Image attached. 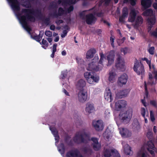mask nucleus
<instances>
[{
    "instance_id": "1",
    "label": "nucleus",
    "mask_w": 157,
    "mask_h": 157,
    "mask_svg": "<svg viewBox=\"0 0 157 157\" xmlns=\"http://www.w3.org/2000/svg\"><path fill=\"white\" fill-rule=\"evenodd\" d=\"M21 12L24 13L25 15L21 16L19 20L23 27L26 30L28 33L31 35L30 31L32 29L28 26L26 19L31 22H34L36 19L35 17L32 15H33L36 17L41 19L42 14L41 10L36 9L34 10L33 9H23Z\"/></svg>"
},
{
    "instance_id": "2",
    "label": "nucleus",
    "mask_w": 157,
    "mask_h": 157,
    "mask_svg": "<svg viewBox=\"0 0 157 157\" xmlns=\"http://www.w3.org/2000/svg\"><path fill=\"white\" fill-rule=\"evenodd\" d=\"M73 139L74 142L77 144L86 143L88 141L90 140V135L86 132H77L75 134Z\"/></svg>"
},
{
    "instance_id": "3",
    "label": "nucleus",
    "mask_w": 157,
    "mask_h": 157,
    "mask_svg": "<svg viewBox=\"0 0 157 157\" xmlns=\"http://www.w3.org/2000/svg\"><path fill=\"white\" fill-rule=\"evenodd\" d=\"M100 59L98 63V65H97V63L92 61L88 64V67L87 68V70L97 71L101 70L103 66L102 61L104 58V55L102 53H100Z\"/></svg>"
},
{
    "instance_id": "4",
    "label": "nucleus",
    "mask_w": 157,
    "mask_h": 157,
    "mask_svg": "<svg viewBox=\"0 0 157 157\" xmlns=\"http://www.w3.org/2000/svg\"><path fill=\"white\" fill-rule=\"evenodd\" d=\"M133 113L132 109H129L127 111L121 113L119 115V119L121 122L126 124L128 123L131 120Z\"/></svg>"
},
{
    "instance_id": "5",
    "label": "nucleus",
    "mask_w": 157,
    "mask_h": 157,
    "mask_svg": "<svg viewBox=\"0 0 157 157\" xmlns=\"http://www.w3.org/2000/svg\"><path fill=\"white\" fill-rule=\"evenodd\" d=\"M135 60L133 68V70L137 75H141V77L142 78L143 76L144 75L145 72L144 66L140 61V64L139 61L136 59H135Z\"/></svg>"
},
{
    "instance_id": "6",
    "label": "nucleus",
    "mask_w": 157,
    "mask_h": 157,
    "mask_svg": "<svg viewBox=\"0 0 157 157\" xmlns=\"http://www.w3.org/2000/svg\"><path fill=\"white\" fill-rule=\"evenodd\" d=\"M95 74L94 72H86L84 73V76L88 83L92 84L94 82H98L99 80L98 77L95 76Z\"/></svg>"
},
{
    "instance_id": "7",
    "label": "nucleus",
    "mask_w": 157,
    "mask_h": 157,
    "mask_svg": "<svg viewBox=\"0 0 157 157\" xmlns=\"http://www.w3.org/2000/svg\"><path fill=\"white\" fill-rule=\"evenodd\" d=\"M125 62L122 57L119 55L117 59L115 66L117 69L122 71L124 69Z\"/></svg>"
},
{
    "instance_id": "8",
    "label": "nucleus",
    "mask_w": 157,
    "mask_h": 157,
    "mask_svg": "<svg viewBox=\"0 0 157 157\" xmlns=\"http://www.w3.org/2000/svg\"><path fill=\"white\" fill-rule=\"evenodd\" d=\"M93 125L95 130L98 131H102L104 128L103 123L102 121L98 120L94 121Z\"/></svg>"
},
{
    "instance_id": "9",
    "label": "nucleus",
    "mask_w": 157,
    "mask_h": 157,
    "mask_svg": "<svg viewBox=\"0 0 157 157\" xmlns=\"http://www.w3.org/2000/svg\"><path fill=\"white\" fill-rule=\"evenodd\" d=\"M66 157H84L77 149L71 150L66 154Z\"/></svg>"
},
{
    "instance_id": "10",
    "label": "nucleus",
    "mask_w": 157,
    "mask_h": 157,
    "mask_svg": "<svg viewBox=\"0 0 157 157\" xmlns=\"http://www.w3.org/2000/svg\"><path fill=\"white\" fill-rule=\"evenodd\" d=\"M128 79V76L126 74L124 73L118 77L117 84L118 86L121 87L126 84Z\"/></svg>"
},
{
    "instance_id": "11",
    "label": "nucleus",
    "mask_w": 157,
    "mask_h": 157,
    "mask_svg": "<svg viewBox=\"0 0 157 157\" xmlns=\"http://www.w3.org/2000/svg\"><path fill=\"white\" fill-rule=\"evenodd\" d=\"M87 92L84 89L79 91L78 93V99L79 101L81 102H84L87 99Z\"/></svg>"
},
{
    "instance_id": "12",
    "label": "nucleus",
    "mask_w": 157,
    "mask_h": 157,
    "mask_svg": "<svg viewBox=\"0 0 157 157\" xmlns=\"http://www.w3.org/2000/svg\"><path fill=\"white\" fill-rule=\"evenodd\" d=\"M7 1L10 3L12 8L14 11L20 10V3L17 0H7Z\"/></svg>"
},
{
    "instance_id": "13",
    "label": "nucleus",
    "mask_w": 157,
    "mask_h": 157,
    "mask_svg": "<svg viewBox=\"0 0 157 157\" xmlns=\"http://www.w3.org/2000/svg\"><path fill=\"white\" fill-rule=\"evenodd\" d=\"M86 21L88 25H91L94 23L97 20L94 15L92 13H90L86 16Z\"/></svg>"
},
{
    "instance_id": "14",
    "label": "nucleus",
    "mask_w": 157,
    "mask_h": 157,
    "mask_svg": "<svg viewBox=\"0 0 157 157\" xmlns=\"http://www.w3.org/2000/svg\"><path fill=\"white\" fill-rule=\"evenodd\" d=\"M104 97L107 101L110 102L113 100L112 94L109 88L107 87L105 90Z\"/></svg>"
},
{
    "instance_id": "15",
    "label": "nucleus",
    "mask_w": 157,
    "mask_h": 157,
    "mask_svg": "<svg viewBox=\"0 0 157 157\" xmlns=\"http://www.w3.org/2000/svg\"><path fill=\"white\" fill-rule=\"evenodd\" d=\"M127 102L124 100L118 101L115 104V107L117 111H119L121 108L125 107Z\"/></svg>"
},
{
    "instance_id": "16",
    "label": "nucleus",
    "mask_w": 157,
    "mask_h": 157,
    "mask_svg": "<svg viewBox=\"0 0 157 157\" xmlns=\"http://www.w3.org/2000/svg\"><path fill=\"white\" fill-rule=\"evenodd\" d=\"M115 56L114 52L113 50L111 51L107 56L108 61V66L111 65L114 62Z\"/></svg>"
},
{
    "instance_id": "17",
    "label": "nucleus",
    "mask_w": 157,
    "mask_h": 157,
    "mask_svg": "<svg viewBox=\"0 0 157 157\" xmlns=\"http://www.w3.org/2000/svg\"><path fill=\"white\" fill-rule=\"evenodd\" d=\"M120 133L123 137H127L131 135V132L126 128H122L120 130Z\"/></svg>"
},
{
    "instance_id": "18",
    "label": "nucleus",
    "mask_w": 157,
    "mask_h": 157,
    "mask_svg": "<svg viewBox=\"0 0 157 157\" xmlns=\"http://www.w3.org/2000/svg\"><path fill=\"white\" fill-rule=\"evenodd\" d=\"M64 10L62 7H59L58 10V13L56 11L52 14V15L55 18H57L58 16H61L64 13Z\"/></svg>"
},
{
    "instance_id": "19",
    "label": "nucleus",
    "mask_w": 157,
    "mask_h": 157,
    "mask_svg": "<svg viewBox=\"0 0 157 157\" xmlns=\"http://www.w3.org/2000/svg\"><path fill=\"white\" fill-rule=\"evenodd\" d=\"M151 4V0H142L141 5L144 9H146L150 7Z\"/></svg>"
},
{
    "instance_id": "20",
    "label": "nucleus",
    "mask_w": 157,
    "mask_h": 157,
    "mask_svg": "<svg viewBox=\"0 0 157 157\" xmlns=\"http://www.w3.org/2000/svg\"><path fill=\"white\" fill-rule=\"evenodd\" d=\"M123 147L124 152L126 155H132L133 152L131 150V148L128 144H126Z\"/></svg>"
},
{
    "instance_id": "21",
    "label": "nucleus",
    "mask_w": 157,
    "mask_h": 157,
    "mask_svg": "<svg viewBox=\"0 0 157 157\" xmlns=\"http://www.w3.org/2000/svg\"><path fill=\"white\" fill-rule=\"evenodd\" d=\"M82 151L85 155H91L93 153L92 150L87 147H85L82 149Z\"/></svg>"
},
{
    "instance_id": "22",
    "label": "nucleus",
    "mask_w": 157,
    "mask_h": 157,
    "mask_svg": "<svg viewBox=\"0 0 157 157\" xmlns=\"http://www.w3.org/2000/svg\"><path fill=\"white\" fill-rule=\"evenodd\" d=\"M143 19L141 16H138L135 21V24L134 25V27L135 28H138L140 25H141L143 22Z\"/></svg>"
},
{
    "instance_id": "23",
    "label": "nucleus",
    "mask_w": 157,
    "mask_h": 157,
    "mask_svg": "<svg viewBox=\"0 0 157 157\" xmlns=\"http://www.w3.org/2000/svg\"><path fill=\"white\" fill-rule=\"evenodd\" d=\"M24 0H22V6L25 7L27 8H29L31 6V2H32L34 1L35 0H26L24 1Z\"/></svg>"
},
{
    "instance_id": "24",
    "label": "nucleus",
    "mask_w": 157,
    "mask_h": 157,
    "mask_svg": "<svg viewBox=\"0 0 157 157\" xmlns=\"http://www.w3.org/2000/svg\"><path fill=\"white\" fill-rule=\"evenodd\" d=\"M86 85L85 81L82 79H80L78 81L77 84V88L80 90H82L83 88Z\"/></svg>"
},
{
    "instance_id": "25",
    "label": "nucleus",
    "mask_w": 157,
    "mask_h": 157,
    "mask_svg": "<svg viewBox=\"0 0 157 157\" xmlns=\"http://www.w3.org/2000/svg\"><path fill=\"white\" fill-rule=\"evenodd\" d=\"M130 91V90L128 89H124L120 91L119 92V95L121 98L125 97L128 95Z\"/></svg>"
},
{
    "instance_id": "26",
    "label": "nucleus",
    "mask_w": 157,
    "mask_h": 157,
    "mask_svg": "<svg viewBox=\"0 0 157 157\" xmlns=\"http://www.w3.org/2000/svg\"><path fill=\"white\" fill-rule=\"evenodd\" d=\"M94 109V107L93 104L90 103H87L86 104V107L85 108L86 111L89 113H92Z\"/></svg>"
},
{
    "instance_id": "27",
    "label": "nucleus",
    "mask_w": 157,
    "mask_h": 157,
    "mask_svg": "<svg viewBox=\"0 0 157 157\" xmlns=\"http://www.w3.org/2000/svg\"><path fill=\"white\" fill-rule=\"evenodd\" d=\"M96 51L94 49H91L88 50L86 54V58L87 59H90L92 58L94 54L96 53Z\"/></svg>"
},
{
    "instance_id": "28",
    "label": "nucleus",
    "mask_w": 157,
    "mask_h": 157,
    "mask_svg": "<svg viewBox=\"0 0 157 157\" xmlns=\"http://www.w3.org/2000/svg\"><path fill=\"white\" fill-rule=\"evenodd\" d=\"M153 14V11L152 9H149L146 10L143 13V15L146 16L151 17Z\"/></svg>"
},
{
    "instance_id": "29",
    "label": "nucleus",
    "mask_w": 157,
    "mask_h": 157,
    "mask_svg": "<svg viewBox=\"0 0 157 157\" xmlns=\"http://www.w3.org/2000/svg\"><path fill=\"white\" fill-rule=\"evenodd\" d=\"M116 74L112 71L109 73V81L111 82H113L115 80Z\"/></svg>"
},
{
    "instance_id": "30",
    "label": "nucleus",
    "mask_w": 157,
    "mask_h": 157,
    "mask_svg": "<svg viewBox=\"0 0 157 157\" xmlns=\"http://www.w3.org/2000/svg\"><path fill=\"white\" fill-rule=\"evenodd\" d=\"M147 21L148 25H153L155 22V17H150L147 18Z\"/></svg>"
},
{
    "instance_id": "31",
    "label": "nucleus",
    "mask_w": 157,
    "mask_h": 157,
    "mask_svg": "<svg viewBox=\"0 0 157 157\" xmlns=\"http://www.w3.org/2000/svg\"><path fill=\"white\" fill-rule=\"evenodd\" d=\"M114 150L112 149L110 151L109 150L106 149L104 152V156L105 157H110L111 156V152L114 153Z\"/></svg>"
},
{
    "instance_id": "32",
    "label": "nucleus",
    "mask_w": 157,
    "mask_h": 157,
    "mask_svg": "<svg viewBox=\"0 0 157 157\" xmlns=\"http://www.w3.org/2000/svg\"><path fill=\"white\" fill-rule=\"evenodd\" d=\"M59 147L60 148L58 149L59 151L62 155H63L65 150V148L64 144L63 143H61L59 145Z\"/></svg>"
},
{
    "instance_id": "33",
    "label": "nucleus",
    "mask_w": 157,
    "mask_h": 157,
    "mask_svg": "<svg viewBox=\"0 0 157 157\" xmlns=\"http://www.w3.org/2000/svg\"><path fill=\"white\" fill-rule=\"evenodd\" d=\"M94 150L95 151H98L101 148V145L99 143L94 144L92 145Z\"/></svg>"
},
{
    "instance_id": "34",
    "label": "nucleus",
    "mask_w": 157,
    "mask_h": 157,
    "mask_svg": "<svg viewBox=\"0 0 157 157\" xmlns=\"http://www.w3.org/2000/svg\"><path fill=\"white\" fill-rule=\"evenodd\" d=\"M31 37L33 39L39 42H40L41 39V37H40V33L39 35H36L34 36H33L32 35H31Z\"/></svg>"
},
{
    "instance_id": "35",
    "label": "nucleus",
    "mask_w": 157,
    "mask_h": 157,
    "mask_svg": "<svg viewBox=\"0 0 157 157\" xmlns=\"http://www.w3.org/2000/svg\"><path fill=\"white\" fill-rule=\"evenodd\" d=\"M128 15V10L127 7L123 8L122 10V16L125 17H127Z\"/></svg>"
},
{
    "instance_id": "36",
    "label": "nucleus",
    "mask_w": 157,
    "mask_h": 157,
    "mask_svg": "<svg viewBox=\"0 0 157 157\" xmlns=\"http://www.w3.org/2000/svg\"><path fill=\"white\" fill-rule=\"evenodd\" d=\"M155 147L153 143L151 141L148 142L147 144V150L150 149H155Z\"/></svg>"
},
{
    "instance_id": "37",
    "label": "nucleus",
    "mask_w": 157,
    "mask_h": 157,
    "mask_svg": "<svg viewBox=\"0 0 157 157\" xmlns=\"http://www.w3.org/2000/svg\"><path fill=\"white\" fill-rule=\"evenodd\" d=\"M57 45V44L56 43H55L53 45L52 53L51 55V57L52 58H53L54 57L55 52L56 51V47Z\"/></svg>"
},
{
    "instance_id": "38",
    "label": "nucleus",
    "mask_w": 157,
    "mask_h": 157,
    "mask_svg": "<svg viewBox=\"0 0 157 157\" xmlns=\"http://www.w3.org/2000/svg\"><path fill=\"white\" fill-rule=\"evenodd\" d=\"M131 5L132 6H135L136 4V0H129ZM128 2V0H124L123 3H127Z\"/></svg>"
},
{
    "instance_id": "39",
    "label": "nucleus",
    "mask_w": 157,
    "mask_h": 157,
    "mask_svg": "<svg viewBox=\"0 0 157 157\" xmlns=\"http://www.w3.org/2000/svg\"><path fill=\"white\" fill-rule=\"evenodd\" d=\"M50 128L54 136L58 134V131L54 127H50Z\"/></svg>"
},
{
    "instance_id": "40",
    "label": "nucleus",
    "mask_w": 157,
    "mask_h": 157,
    "mask_svg": "<svg viewBox=\"0 0 157 157\" xmlns=\"http://www.w3.org/2000/svg\"><path fill=\"white\" fill-rule=\"evenodd\" d=\"M67 71H63L61 72L60 75V78L62 79H65L67 75Z\"/></svg>"
},
{
    "instance_id": "41",
    "label": "nucleus",
    "mask_w": 157,
    "mask_h": 157,
    "mask_svg": "<svg viewBox=\"0 0 157 157\" xmlns=\"http://www.w3.org/2000/svg\"><path fill=\"white\" fill-rule=\"evenodd\" d=\"M98 140V139L97 138L94 137L91 138V139H90V140H91L93 141L92 145L99 143Z\"/></svg>"
},
{
    "instance_id": "42",
    "label": "nucleus",
    "mask_w": 157,
    "mask_h": 157,
    "mask_svg": "<svg viewBox=\"0 0 157 157\" xmlns=\"http://www.w3.org/2000/svg\"><path fill=\"white\" fill-rule=\"evenodd\" d=\"M154 47H151L149 48L148 50V52L150 54L153 55L154 54Z\"/></svg>"
},
{
    "instance_id": "43",
    "label": "nucleus",
    "mask_w": 157,
    "mask_h": 157,
    "mask_svg": "<svg viewBox=\"0 0 157 157\" xmlns=\"http://www.w3.org/2000/svg\"><path fill=\"white\" fill-rule=\"evenodd\" d=\"M121 52H123L124 55H125L127 53L128 51V48L125 47L124 48H121Z\"/></svg>"
},
{
    "instance_id": "44",
    "label": "nucleus",
    "mask_w": 157,
    "mask_h": 157,
    "mask_svg": "<svg viewBox=\"0 0 157 157\" xmlns=\"http://www.w3.org/2000/svg\"><path fill=\"white\" fill-rule=\"evenodd\" d=\"M50 7L52 8H57V5L56 2H52L50 3Z\"/></svg>"
},
{
    "instance_id": "45",
    "label": "nucleus",
    "mask_w": 157,
    "mask_h": 157,
    "mask_svg": "<svg viewBox=\"0 0 157 157\" xmlns=\"http://www.w3.org/2000/svg\"><path fill=\"white\" fill-rule=\"evenodd\" d=\"M40 43L41 44L45 45L46 47L48 46V43L47 42V41L46 40H45L44 39H43L42 40L41 42H40Z\"/></svg>"
},
{
    "instance_id": "46",
    "label": "nucleus",
    "mask_w": 157,
    "mask_h": 157,
    "mask_svg": "<svg viewBox=\"0 0 157 157\" xmlns=\"http://www.w3.org/2000/svg\"><path fill=\"white\" fill-rule=\"evenodd\" d=\"M146 113L145 109L144 108H142L141 109V113L142 116L145 118Z\"/></svg>"
},
{
    "instance_id": "47",
    "label": "nucleus",
    "mask_w": 157,
    "mask_h": 157,
    "mask_svg": "<svg viewBox=\"0 0 157 157\" xmlns=\"http://www.w3.org/2000/svg\"><path fill=\"white\" fill-rule=\"evenodd\" d=\"M150 115L151 121L154 122L155 120V118L152 111H150Z\"/></svg>"
},
{
    "instance_id": "48",
    "label": "nucleus",
    "mask_w": 157,
    "mask_h": 157,
    "mask_svg": "<svg viewBox=\"0 0 157 157\" xmlns=\"http://www.w3.org/2000/svg\"><path fill=\"white\" fill-rule=\"evenodd\" d=\"M45 24L47 25H49L50 23V18L49 17H47L43 21Z\"/></svg>"
},
{
    "instance_id": "49",
    "label": "nucleus",
    "mask_w": 157,
    "mask_h": 157,
    "mask_svg": "<svg viewBox=\"0 0 157 157\" xmlns=\"http://www.w3.org/2000/svg\"><path fill=\"white\" fill-rule=\"evenodd\" d=\"M70 138L71 137L67 135L66 136H65L64 139V141L65 143L67 144L69 142V141Z\"/></svg>"
},
{
    "instance_id": "50",
    "label": "nucleus",
    "mask_w": 157,
    "mask_h": 157,
    "mask_svg": "<svg viewBox=\"0 0 157 157\" xmlns=\"http://www.w3.org/2000/svg\"><path fill=\"white\" fill-rule=\"evenodd\" d=\"M147 136L149 139H151L153 137L152 133L151 132H148L147 133Z\"/></svg>"
},
{
    "instance_id": "51",
    "label": "nucleus",
    "mask_w": 157,
    "mask_h": 157,
    "mask_svg": "<svg viewBox=\"0 0 157 157\" xmlns=\"http://www.w3.org/2000/svg\"><path fill=\"white\" fill-rule=\"evenodd\" d=\"M114 37H113L112 36H111L110 38V41L111 42V44L112 46L114 48Z\"/></svg>"
},
{
    "instance_id": "52",
    "label": "nucleus",
    "mask_w": 157,
    "mask_h": 157,
    "mask_svg": "<svg viewBox=\"0 0 157 157\" xmlns=\"http://www.w3.org/2000/svg\"><path fill=\"white\" fill-rule=\"evenodd\" d=\"M45 34L47 36L51 37L52 36V32L50 31H46Z\"/></svg>"
},
{
    "instance_id": "53",
    "label": "nucleus",
    "mask_w": 157,
    "mask_h": 157,
    "mask_svg": "<svg viewBox=\"0 0 157 157\" xmlns=\"http://www.w3.org/2000/svg\"><path fill=\"white\" fill-rule=\"evenodd\" d=\"M150 103L153 106L155 107L156 108L157 107L156 102L155 101V100L151 101H150Z\"/></svg>"
},
{
    "instance_id": "54",
    "label": "nucleus",
    "mask_w": 157,
    "mask_h": 157,
    "mask_svg": "<svg viewBox=\"0 0 157 157\" xmlns=\"http://www.w3.org/2000/svg\"><path fill=\"white\" fill-rule=\"evenodd\" d=\"M135 18V17L130 16L128 19V21L129 22H133L134 21Z\"/></svg>"
},
{
    "instance_id": "55",
    "label": "nucleus",
    "mask_w": 157,
    "mask_h": 157,
    "mask_svg": "<svg viewBox=\"0 0 157 157\" xmlns=\"http://www.w3.org/2000/svg\"><path fill=\"white\" fill-rule=\"evenodd\" d=\"M136 13L134 10H132L131 11V12L130 13V16L136 17Z\"/></svg>"
},
{
    "instance_id": "56",
    "label": "nucleus",
    "mask_w": 157,
    "mask_h": 157,
    "mask_svg": "<svg viewBox=\"0 0 157 157\" xmlns=\"http://www.w3.org/2000/svg\"><path fill=\"white\" fill-rule=\"evenodd\" d=\"M74 9V6H70L67 9V12L70 13L71 12L73 11Z\"/></svg>"
},
{
    "instance_id": "57",
    "label": "nucleus",
    "mask_w": 157,
    "mask_h": 157,
    "mask_svg": "<svg viewBox=\"0 0 157 157\" xmlns=\"http://www.w3.org/2000/svg\"><path fill=\"white\" fill-rule=\"evenodd\" d=\"M102 2H104L105 4L107 6L109 5L111 0H101Z\"/></svg>"
},
{
    "instance_id": "58",
    "label": "nucleus",
    "mask_w": 157,
    "mask_h": 157,
    "mask_svg": "<svg viewBox=\"0 0 157 157\" xmlns=\"http://www.w3.org/2000/svg\"><path fill=\"white\" fill-rule=\"evenodd\" d=\"M67 31L66 30H63V34L61 35V37L62 38H64L67 35Z\"/></svg>"
},
{
    "instance_id": "59",
    "label": "nucleus",
    "mask_w": 157,
    "mask_h": 157,
    "mask_svg": "<svg viewBox=\"0 0 157 157\" xmlns=\"http://www.w3.org/2000/svg\"><path fill=\"white\" fill-rule=\"evenodd\" d=\"M141 59L143 61H145L147 64L151 63V60H149L147 58L144 57L142 58Z\"/></svg>"
},
{
    "instance_id": "60",
    "label": "nucleus",
    "mask_w": 157,
    "mask_h": 157,
    "mask_svg": "<svg viewBox=\"0 0 157 157\" xmlns=\"http://www.w3.org/2000/svg\"><path fill=\"white\" fill-rule=\"evenodd\" d=\"M63 21L62 20H58L56 21V23L57 25H59L60 24L63 23Z\"/></svg>"
},
{
    "instance_id": "61",
    "label": "nucleus",
    "mask_w": 157,
    "mask_h": 157,
    "mask_svg": "<svg viewBox=\"0 0 157 157\" xmlns=\"http://www.w3.org/2000/svg\"><path fill=\"white\" fill-rule=\"evenodd\" d=\"M150 33H151V36H154L157 37V31H154L152 32H151Z\"/></svg>"
},
{
    "instance_id": "62",
    "label": "nucleus",
    "mask_w": 157,
    "mask_h": 157,
    "mask_svg": "<svg viewBox=\"0 0 157 157\" xmlns=\"http://www.w3.org/2000/svg\"><path fill=\"white\" fill-rule=\"evenodd\" d=\"M125 17H123V16H120L119 18V21L120 22H122L124 21V18Z\"/></svg>"
},
{
    "instance_id": "63",
    "label": "nucleus",
    "mask_w": 157,
    "mask_h": 157,
    "mask_svg": "<svg viewBox=\"0 0 157 157\" xmlns=\"http://www.w3.org/2000/svg\"><path fill=\"white\" fill-rule=\"evenodd\" d=\"M67 145L69 146H72L73 145V141L72 140H70L67 143Z\"/></svg>"
},
{
    "instance_id": "64",
    "label": "nucleus",
    "mask_w": 157,
    "mask_h": 157,
    "mask_svg": "<svg viewBox=\"0 0 157 157\" xmlns=\"http://www.w3.org/2000/svg\"><path fill=\"white\" fill-rule=\"evenodd\" d=\"M99 59L98 57V56H95L94 58L92 60V61H94V62H95L96 63L97 62H98Z\"/></svg>"
}]
</instances>
